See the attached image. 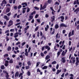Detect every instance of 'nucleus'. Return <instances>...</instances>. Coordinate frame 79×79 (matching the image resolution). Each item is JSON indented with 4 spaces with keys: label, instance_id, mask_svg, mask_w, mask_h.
Segmentation results:
<instances>
[{
    "label": "nucleus",
    "instance_id": "f8f14e48",
    "mask_svg": "<svg viewBox=\"0 0 79 79\" xmlns=\"http://www.w3.org/2000/svg\"><path fill=\"white\" fill-rule=\"evenodd\" d=\"M61 69L58 70H57V72L56 73V74H58L60 73H61Z\"/></svg>",
    "mask_w": 79,
    "mask_h": 79
},
{
    "label": "nucleus",
    "instance_id": "680f3d73",
    "mask_svg": "<svg viewBox=\"0 0 79 79\" xmlns=\"http://www.w3.org/2000/svg\"><path fill=\"white\" fill-rule=\"evenodd\" d=\"M58 68H59V65L58 64H57L56 66V69H58Z\"/></svg>",
    "mask_w": 79,
    "mask_h": 79
},
{
    "label": "nucleus",
    "instance_id": "f257e3e1",
    "mask_svg": "<svg viewBox=\"0 0 79 79\" xmlns=\"http://www.w3.org/2000/svg\"><path fill=\"white\" fill-rule=\"evenodd\" d=\"M45 48L46 49H48V51L50 50V47L48 45H46L45 46H43L41 48V50L42 51H44V48Z\"/></svg>",
    "mask_w": 79,
    "mask_h": 79
},
{
    "label": "nucleus",
    "instance_id": "f3484780",
    "mask_svg": "<svg viewBox=\"0 0 79 79\" xmlns=\"http://www.w3.org/2000/svg\"><path fill=\"white\" fill-rule=\"evenodd\" d=\"M27 64H28V66H31V61H29L27 62Z\"/></svg>",
    "mask_w": 79,
    "mask_h": 79
},
{
    "label": "nucleus",
    "instance_id": "423d86ee",
    "mask_svg": "<svg viewBox=\"0 0 79 79\" xmlns=\"http://www.w3.org/2000/svg\"><path fill=\"white\" fill-rule=\"evenodd\" d=\"M74 5H76V4H77V5H79V0H77L76 1H75L74 2Z\"/></svg>",
    "mask_w": 79,
    "mask_h": 79
},
{
    "label": "nucleus",
    "instance_id": "de8ad7c7",
    "mask_svg": "<svg viewBox=\"0 0 79 79\" xmlns=\"http://www.w3.org/2000/svg\"><path fill=\"white\" fill-rule=\"evenodd\" d=\"M39 63H40V62H38L37 63L36 65V67H37V66H39Z\"/></svg>",
    "mask_w": 79,
    "mask_h": 79
},
{
    "label": "nucleus",
    "instance_id": "8fccbe9b",
    "mask_svg": "<svg viewBox=\"0 0 79 79\" xmlns=\"http://www.w3.org/2000/svg\"><path fill=\"white\" fill-rule=\"evenodd\" d=\"M25 55L26 56H28V52L25 53Z\"/></svg>",
    "mask_w": 79,
    "mask_h": 79
},
{
    "label": "nucleus",
    "instance_id": "cd10ccee",
    "mask_svg": "<svg viewBox=\"0 0 79 79\" xmlns=\"http://www.w3.org/2000/svg\"><path fill=\"white\" fill-rule=\"evenodd\" d=\"M46 7H47V6H46V5H44L43 7L42 8V10H44L45 8H46Z\"/></svg>",
    "mask_w": 79,
    "mask_h": 79
},
{
    "label": "nucleus",
    "instance_id": "9b49d317",
    "mask_svg": "<svg viewBox=\"0 0 79 79\" xmlns=\"http://www.w3.org/2000/svg\"><path fill=\"white\" fill-rule=\"evenodd\" d=\"M50 58V56L48 55H47L45 57V60H48L49 58Z\"/></svg>",
    "mask_w": 79,
    "mask_h": 79
},
{
    "label": "nucleus",
    "instance_id": "2eb2a0df",
    "mask_svg": "<svg viewBox=\"0 0 79 79\" xmlns=\"http://www.w3.org/2000/svg\"><path fill=\"white\" fill-rule=\"evenodd\" d=\"M59 26H58V24H56L55 25V28L56 29H58V28H59Z\"/></svg>",
    "mask_w": 79,
    "mask_h": 79
},
{
    "label": "nucleus",
    "instance_id": "c9c22d12",
    "mask_svg": "<svg viewBox=\"0 0 79 79\" xmlns=\"http://www.w3.org/2000/svg\"><path fill=\"white\" fill-rule=\"evenodd\" d=\"M11 15V12H9L7 14V15L8 16H10Z\"/></svg>",
    "mask_w": 79,
    "mask_h": 79
},
{
    "label": "nucleus",
    "instance_id": "3c124183",
    "mask_svg": "<svg viewBox=\"0 0 79 79\" xmlns=\"http://www.w3.org/2000/svg\"><path fill=\"white\" fill-rule=\"evenodd\" d=\"M14 8V9H15V10H17V9H18V6H15Z\"/></svg>",
    "mask_w": 79,
    "mask_h": 79
},
{
    "label": "nucleus",
    "instance_id": "79ce46f5",
    "mask_svg": "<svg viewBox=\"0 0 79 79\" xmlns=\"http://www.w3.org/2000/svg\"><path fill=\"white\" fill-rule=\"evenodd\" d=\"M25 44H26V42H23L21 44L22 46H24V45Z\"/></svg>",
    "mask_w": 79,
    "mask_h": 79
},
{
    "label": "nucleus",
    "instance_id": "f03ea898",
    "mask_svg": "<svg viewBox=\"0 0 79 79\" xmlns=\"http://www.w3.org/2000/svg\"><path fill=\"white\" fill-rule=\"evenodd\" d=\"M51 19H52L51 22L52 23H53V22L55 21V16H53L52 17H51Z\"/></svg>",
    "mask_w": 79,
    "mask_h": 79
},
{
    "label": "nucleus",
    "instance_id": "2f4dec72",
    "mask_svg": "<svg viewBox=\"0 0 79 79\" xmlns=\"http://www.w3.org/2000/svg\"><path fill=\"white\" fill-rule=\"evenodd\" d=\"M8 54H6L4 55V58H5L6 57H8Z\"/></svg>",
    "mask_w": 79,
    "mask_h": 79
},
{
    "label": "nucleus",
    "instance_id": "ea45409f",
    "mask_svg": "<svg viewBox=\"0 0 79 79\" xmlns=\"http://www.w3.org/2000/svg\"><path fill=\"white\" fill-rule=\"evenodd\" d=\"M35 1H36V2H40V0H33V2L34 3Z\"/></svg>",
    "mask_w": 79,
    "mask_h": 79
},
{
    "label": "nucleus",
    "instance_id": "f704fd0d",
    "mask_svg": "<svg viewBox=\"0 0 79 79\" xmlns=\"http://www.w3.org/2000/svg\"><path fill=\"white\" fill-rule=\"evenodd\" d=\"M60 52H59V51L57 53V56H60Z\"/></svg>",
    "mask_w": 79,
    "mask_h": 79
},
{
    "label": "nucleus",
    "instance_id": "72a5a7b5",
    "mask_svg": "<svg viewBox=\"0 0 79 79\" xmlns=\"http://www.w3.org/2000/svg\"><path fill=\"white\" fill-rule=\"evenodd\" d=\"M6 41H8V40H10V39H9V38H8V36H6Z\"/></svg>",
    "mask_w": 79,
    "mask_h": 79
},
{
    "label": "nucleus",
    "instance_id": "412c9836",
    "mask_svg": "<svg viewBox=\"0 0 79 79\" xmlns=\"http://www.w3.org/2000/svg\"><path fill=\"white\" fill-rule=\"evenodd\" d=\"M34 8L35 9V10H39V9H40V8H38L36 6H35Z\"/></svg>",
    "mask_w": 79,
    "mask_h": 79
},
{
    "label": "nucleus",
    "instance_id": "7c9ffc66",
    "mask_svg": "<svg viewBox=\"0 0 79 79\" xmlns=\"http://www.w3.org/2000/svg\"><path fill=\"white\" fill-rule=\"evenodd\" d=\"M74 30H73L72 31V34L71 35H74Z\"/></svg>",
    "mask_w": 79,
    "mask_h": 79
},
{
    "label": "nucleus",
    "instance_id": "4be33fe9",
    "mask_svg": "<svg viewBox=\"0 0 79 79\" xmlns=\"http://www.w3.org/2000/svg\"><path fill=\"white\" fill-rule=\"evenodd\" d=\"M6 74V79H8L9 78V75H8V73H7Z\"/></svg>",
    "mask_w": 79,
    "mask_h": 79
},
{
    "label": "nucleus",
    "instance_id": "603ef678",
    "mask_svg": "<svg viewBox=\"0 0 79 79\" xmlns=\"http://www.w3.org/2000/svg\"><path fill=\"white\" fill-rule=\"evenodd\" d=\"M10 32H14L15 31V29H11L10 30Z\"/></svg>",
    "mask_w": 79,
    "mask_h": 79
},
{
    "label": "nucleus",
    "instance_id": "39448f33",
    "mask_svg": "<svg viewBox=\"0 0 79 79\" xmlns=\"http://www.w3.org/2000/svg\"><path fill=\"white\" fill-rule=\"evenodd\" d=\"M60 27H67V25H65V24H64V23H61L60 25Z\"/></svg>",
    "mask_w": 79,
    "mask_h": 79
},
{
    "label": "nucleus",
    "instance_id": "c756f323",
    "mask_svg": "<svg viewBox=\"0 0 79 79\" xmlns=\"http://www.w3.org/2000/svg\"><path fill=\"white\" fill-rule=\"evenodd\" d=\"M36 21L38 23H40V19H36Z\"/></svg>",
    "mask_w": 79,
    "mask_h": 79
},
{
    "label": "nucleus",
    "instance_id": "4c0bfd02",
    "mask_svg": "<svg viewBox=\"0 0 79 79\" xmlns=\"http://www.w3.org/2000/svg\"><path fill=\"white\" fill-rule=\"evenodd\" d=\"M53 31L51 33V34H55V29H53Z\"/></svg>",
    "mask_w": 79,
    "mask_h": 79
},
{
    "label": "nucleus",
    "instance_id": "e2e57ef3",
    "mask_svg": "<svg viewBox=\"0 0 79 79\" xmlns=\"http://www.w3.org/2000/svg\"><path fill=\"white\" fill-rule=\"evenodd\" d=\"M9 1L10 3H12V2H13V0H9Z\"/></svg>",
    "mask_w": 79,
    "mask_h": 79
},
{
    "label": "nucleus",
    "instance_id": "7ed1b4c3",
    "mask_svg": "<svg viewBox=\"0 0 79 79\" xmlns=\"http://www.w3.org/2000/svg\"><path fill=\"white\" fill-rule=\"evenodd\" d=\"M79 11V7H77V9H76L74 11V12H76V14H77L78 12Z\"/></svg>",
    "mask_w": 79,
    "mask_h": 79
},
{
    "label": "nucleus",
    "instance_id": "58836bf2",
    "mask_svg": "<svg viewBox=\"0 0 79 79\" xmlns=\"http://www.w3.org/2000/svg\"><path fill=\"white\" fill-rule=\"evenodd\" d=\"M29 18L30 19H33V16L30 15L29 16Z\"/></svg>",
    "mask_w": 79,
    "mask_h": 79
},
{
    "label": "nucleus",
    "instance_id": "09e8293b",
    "mask_svg": "<svg viewBox=\"0 0 79 79\" xmlns=\"http://www.w3.org/2000/svg\"><path fill=\"white\" fill-rule=\"evenodd\" d=\"M3 73H5L6 74H8V73H7V72H6V71L5 70H3Z\"/></svg>",
    "mask_w": 79,
    "mask_h": 79
},
{
    "label": "nucleus",
    "instance_id": "ddd939ff",
    "mask_svg": "<svg viewBox=\"0 0 79 79\" xmlns=\"http://www.w3.org/2000/svg\"><path fill=\"white\" fill-rule=\"evenodd\" d=\"M1 69H5V67L4 65H2L1 66Z\"/></svg>",
    "mask_w": 79,
    "mask_h": 79
},
{
    "label": "nucleus",
    "instance_id": "a878e982",
    "mask_svg": "<svg viewBox=\"0 0 79 79\" xmlns=\"http://www.w3.org/2000/svg\"><path fill=\"white\" fill-rule=\"evenodd\" d=\"M56 63V62L55 61H53L52 62V64H55Z\"/></svg>",
    "mask_w": 79,
    "mask_h": 79
},
{
    "label": "nucleus",
    "instance_id": "5701e85b",
    "mask_svg": "<svg viewBox=\"0 0 79 79\" xmlns=\"http://www.w3.org/2000/svg\"><path fill=\"white\" fill-rule=\"evenodd\" d=\"M2 2L4 4H6V3H7V2H6L5 0H3Z\"/></svg>",
    "mask_w": 79,
    "mask_h": 79
},
{
    "label": "nucleus",
    "instance_id": "a19ab883",
    "mask_svg": "<svg viewBox=\"0 0 79 79\" xmlns=\"http://www.w3.org/2000/svg\"><path fill=\"white\" fill-rule=\"evenodd\" d=\"M38 29H39V27H37L35 28V31H37V30H38Z\"/></svg>",
    "mask_w": 79,
    "mask_h": 79
},
{
    "label": "nucleus",
    "instance_id": "6e6d98bb",
    "mask_svg": "<svg viewBox=\"0 0 79 79\" xmlns=\"http://www.w3.org/2000/svg\"><path fill=\"white\" fill-rule=\"evenodd\" d=\"M30 11V9L29 8H28L27 10V13H28Z\"/></svg>",
    "mask_w": 79,
    "mask_h": 79
},
{
    "label": "nucleus",
    "instance_id": "393cba45",
    "mask_svg": "<svg viewBox=\"0 0 79 79\" xmlns=\"http://www.w3.org/2000/svg\"><path fill=\"white\" fill-rule=\"evenodd\" d=\"M36 13V12L35 11H34L33 12H32L31 14L30 15H34V14H35V13Z\"/></svg>",
    "mask_w": 79,
    "mask_h": 79
},
{
    "label": "nucleus",
    "instance_id": "774afa93",
    "mask_svg": "<svg viewBox=\"0 0 79 79\" xmlns=\"http://www.w3.org/2000/svg\"><path fill=\"white\" fill-rule=\"evenodd\" d=\"M77 29L79 30V25H78L77 27Z\"/></svg>",
    "mask_w": 79,
    "mask_h": 79
},
{
    "label": "nucleus",
    "instance_id": "473e14b6",
    "mask_svg": "<svg viewBox=\"0 0 79 79\" xmlns=\"http://www.w3.org/2000/svg\"><path fill=\"white\" fill-rule=\"evenodd\" d=\"M52 0H48V3H52Z\"/></svg>",
    "mask_w": 79,
    "mask_h": 79
},
{
    "label": "nucleus",
    "instance_id": "0eeeda50",
    "mask_svg": "<svg viewBox=\"0 0 79 79\" xmlns=\"http://www.w3.org/2000/svg\"><path fill=\"white\" fill-rule=\"evenodd\" d=\"M19 76V72L17 71L15 73V77H18Z\"/></svg>",
    "mask_w": 79,
    "mask_h": 79
},
{
    "label": "nucleus",
    "instance_id": "052dcab7",
    "mask_svg": "<svg viewBox=\"0 0 79 79\" xmlns=\"http://www.w3.org/2000/svg\"><path fill=\"white\" fill-rule=\"evenodd\" d=\"M39 72V73H40V70L38 68L37 69V73Z\"/></svg>",
    "mask_w": 79,
    "mask_h": 79
},
{
    "label": "nucleus",
    "instance_id": "4468645a",
    "mask_svg": "<svg viewBox=\"0 0 79 79\" xmlns=\"http://www.w3.org/2000/svg\"><path fill=\"white\" fill-rule=\"evenodd\" d=\"M11 50V47L10 46H8L7 48V51H10Z\"/></svg>",
    "mask_w": 79,
    "mask_h": 79
},
{
    "label": "nucleus",
    "instance_id": "13d9d810",
    "mask_svg": "<svg viewBox=\"0 0 79 79\" xmlns=\"http://www.w3.org/2000/svg\"><path fill=\"white\" fill-rule=\"evenodd\" d=\"M21 76H23V73H20L19 75V77H20Z\"/></svg>",
    "mask_w": 79,
    "mask_h": 79
},
{
    "label": "nucleus",
    "instance_id": "49530a36",
    "mask_svg": "<svg viewBox=\"0 0 79 79\" xmlns=\"http://www.w3.org/2000/svg\"><path fill=\"white\" fill-rule=\"evenodd\" d=\"M71 32H70L69 34V37H71Z\"/></svg>",
    "mask_w": 79,
    "mask_h": 79
},
{
    "label": "nucleus",
    "instance_id": "20e7f679",
    "mask_svg": "<svg viewBox=\"0 0 79 79\" xmlns=\"http://www.w3.org/2000/svg\"><path fill=\"white\" fill-rule=\"evenodd\" d=\"M65 58L66 57H62L61 58L62 62V63H64L66 62V60L65 59Z\"/></svg>",
    "mask_w": 79,
    "mask_h": 79
},
{
    "label": "nucleus",
    "instance_id": "c03bdc74",
    "mask_svg": "<svg viewBox=\"0 0 79 79\" xmlns=\"http://www.w3.org/2000/svg\"><path fill=\"white\" fill-rule=\"evenodd\" d=\"M39 15H38V14H36L35 16V18H38V17H39Z\"/></svg>",
    "mask_w": 79,
    "mask_h": 79
},
{
    "label": "nucleus",
    "instance_id": "6ab92c4d",
    "mask_svg": "<svg viewBox=\"0 0 79 79\" xmlns=\"http://www.w3.org/2000/svg\"><path fill=\"white\" fill-rule=\"evenodd\" d=\"M22 5H25V6H27V2L23 3L21 4Z\"/></svg>",
    "mask_w": 79,
    "mask_h": 79
},
{
    "label": "nucleus",
    "instance_id": "0e129e2a",
    "mask_svg": "<svg viewBox=\"0 0 79 79\" xmlns=\"http://www.w3.org/2000/svg\"><path fill=\"white\" fill-rule=\"evenodd\" d=\"M45 17L47 18H48V17H49V15H48V14H46L45 15Z\"/></svg>",
    "mask_w": 79,
    "mask_h": 79
},
{
    "label": "nucleus",
    "instance_id": "4d7b16f0",
    "mask_svg": "<svg viewBox=\"0 0 79 79\" xmlns=\"http://www.w3.org/2000/svg\"><path fill=\"white\" fill-rule=\"evenodd\" d=\"M64 73H63L61 75V77H64Z\"/></svg>",
    "mask_w": 79,
    "mask_h": 79
},
{
    "label": "nucleus",
    "instance_id": "5fc2aeb1",
    "mask_svg": "<svg viewBox=\"0 0 79 79\" xmlns=\"http://www.w3.org/2000/svg\"><path fill=\"white\" fill-rule=\"evenodd\" d=\"M43 35V33L42 31H40V35L41 36H42Z\"/></svg>",
    "mask_w": 79,
    "mask_h": 79
},
{
    "label": "nucleus",
    "instance_id": "37998d69",
    "mask_svg": "<svg viewBox=\"0 0 79 79\" xmlns=\"http://www.w3.org/2000/svg\"><path fill=\"white\" fill-rule=\"evenodd\" d=\"M21 7H22V6L21 5H19L18 6V9L19 10V9H20V8H21Z\"/></svg>",
    "mask_w": 79,
    "mask_h": 79
},
{
    "label": "nucleus",
    "instance_id": "dca6fc26",
    "mask_svg": "<svg viewBox=\"0 0 79 79\" xmlns=\"http://www.w3.org/2000/svg\"><path fill=\"white\" fill-rule=\"evenodd\" d=\"M48 68V66H44L43 68L42 69H46Z\"/></svg>",
    "mask_w": 79,
    "mask_h": 79
},
{
    "label": "nucleus",
    "instance_id": "9d476101",
    "mask_svg": "<svg viewBox=\"0 0 79 79\" xmlns=\"http://www.w3.org/2000/svg\"><path fill=\"white\" fill-rule=\"evenodd\" d=\"M4 18L5 19H6V21H8V20H9V18H8V16L6 15L4 16Z\"/></svg>",
    "mask_w": 79,
    "mask_h": 79
},
{
    "label": "nucleus",
    "instance_id": "6e6552de",
    "mask_svg": "<svg viewBox=\"0 0 79 79\" xmlns=\"http://www.w3.org/2000/svg\"><path fill=\"white\" fill-rule=\"evenodd\" d=\"M60 18L61 19L60 20V21H61V22H63L64 21H63V20H64V16H60Z\"/></svg>",
    "mask_w": 79,
    "mask_h": 79
},
{
    "label": "nucleus",
    "instance_id": "338daca9",
    "mask_svg": "<svg viewBox=\"0 0 79 79\" xmlns=\"http://www.w3.org/2000/svg\"><path fill=\"white\" fill-rule=\"evenodd\" d=\"M4 65L5 66H8V64H6V63H5L4 64Z\"/></svg>",
    "mask_w": 79,
    "mask_h": 79
},
{
    "label": "nucleus",
    "instance_id": "e433bc0d",
    "mask_svg": "<svg viewBox=\"0 0 79 79\" xmlns=\"http://www.w3.org/2000/svg\"><path fill=\"white\" fill-rule=\"evenodd\" d=\"M13 63V61L12 60H9V63L12 64Z\"/></svg>",
    "mask_w": 79,
    "mask_h": 79
},
{
    "label": "nucleus",
    "instance_id": "bf43d9fd",
    "mask_svg": "<svg viewBox=\"0 0 79 79\" xmlns=\"http://www.w3.org/2000/svg\"><path fill=\"white\" fill-rule=\"evenodd\" d=\"M31 47H30L28 49V52H30V50H31Z\"/></svg>",
    "mask_w": 79,
    "mask_h": 79
},
{
    "label": "nucleus",
    "instance_id": "a18cd8bd",
    "mask_svg": "<svg viewBox=\"0 0 79 79\" xmlns=\"http://www.w3.org/2000/svg\"><path fill=\"white\" fill-rule=\"evenodd\" d=\"M40 55L41 56H44V53H43V52H41Z\"/></svg>",
    "mask_w": 79,
    "mask_h": 79
},
{
    "label": "nucleus",
    "instance_id": "b1692460",
    "mask_svg": "<svg viewBox=\"0 0 79 79\" xmlns=\"http://www.w3.org/2000/svg\"><path fill=\"white\" fill-rule=\"evenodd\" d=\"M9 24H11V25H13V21L11 20H10L9 21Z\"/></svg>",
    "mask_w": 79,
    "mask_h": 79
},
{
    "label": "nucleus",
    "instance_id": "69168bd1",
    "mask_svg": "<svg viewBox=\"0 0 79 79\" xmlns=\"http://www.w3.org/2000/svg\"><path fill=\"white\" fill-rule=\"evenodd\" d=\"M61 55H62V56H64V55H65V53H64V52H62Z\"/></svg>",
    "mask_w": 79,
    "mask_h": 79
},
{
    "label": "nucleus",
    "instance_id": "864d4df0",
    "mask_svg": "<svg viewBox=\"0 0 79 79\" xmlns=\"http://www.w3.org/2000/svg\"><path fill=\"white\" fill-rule=\"evenodd\" d=\"M17 16V14H15L13 16V18H15L16 16Z\"/></svg>",
    "mask_w": 79,
    "mask_h": 79
},
{
    "label": "nucleus",
    "instance_id": "bb28decb",
    "mask_svg": "<svg viewBox=\"0 0 79 79\" xmlns=\"http://www.w3.org/2000/svg\"><path fill=\"white\" fill-rule=\"evenodd\" d=\"M50 9L51 10H52V11H54V13H55V10H53V7H50Z\"/></svg>",
    "mask_w": 79,
    "mask_h": 79
},
{
    "label": "nucleus",
    "instance_id": "c85d7f7f",
    "mask_svg": "<svg viewBox=\"0 0 79 79\" xmlns=\"http://www.w3.org/2000/svg\"><path fill=\"white\" fill-rule=\"evenodd\" d=\"M27 74L28 76H31V72L29 71H28L27 73Z\"/></svg>",
    "mask_w": 79,
    "mask_h": 79
},
{
    "label": "nucleus",
    "instance_id": "aec40b11",
    "mask_svg": "<svg viewBox=\"0 0 79 79\" xmlns=\"http://www.w3.org/2000/svg\"><path fill=\"white\" fill-rule=\"evenodd\" d=\"M76 63H79V57H77L76 58Z\"/></svg>",
    "mask_w": 79,
    "mask_h": 79
},
{
    "label": "nucleus",
    "instance_id": "1a4fd4ad",
    "mask_svg": "<svg viewBox=\"0 0 79 79\" xmlns=\"http://www.w3.org/2000/svg\"><path fill=\"white\" fill-rule=\"evenodd\" d=\"M10 11V8H7L6 10V13H9Z\"/></svg>",
    "mask_w": 79,
    "mask_h": 79
},
{
    "label": "nucleus",
    "instance_id": "a211bd4d",
    "mask_svg": "<svg viewBox=\"0 0 79 79\" xmlns=\"http://www.w3.org/2000/svg\"><path fill=\"white\" fill-rule=\"evenodd\" d=\"M30 68V66L29 65H28L27 66H25L26 69H29Z\"/></svg>",
    "mask_w": 79,
    "mask_h": 79
}]
</instances>
